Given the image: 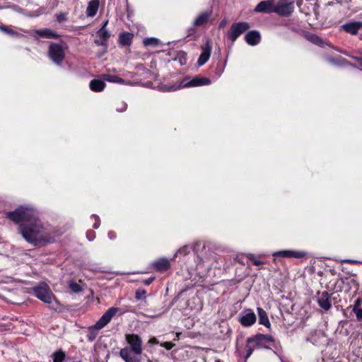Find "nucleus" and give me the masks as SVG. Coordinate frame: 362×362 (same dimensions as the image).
Wrapping results in <instances>:
<instances>
[{
  "mask_svg": "<svg viewBox=\"0 0 362 362\" xmlns=\"http://www.w3.org/2000/svg\"><path fill=\"white\" fill-rule=\"evenodd\" d=\"M96 34L99 37V39L95 40V43L98 46L106 45L107 40L110 37V32L106 29L100 28L97 31Z\"/></svg>",
  "mask_w": 362,
  "mask_h": 362,
  "instance_id": "nucleus-13",
  "label": "nucleus"
},
{
  "mask_svg": "<svg viewBox=\"0 0 362 362\" xmlns=\"http://www.w3.org/2000/svg\"><path fill=\"white\" fill-rule=\"evenodd\" d=\"M49 56L55 64H61L65 56L62 45L51 43L49 47Z\"/></svg>",
  "mask_w": 362,
  "mask_h": 362,
  "instance_id": "nucleus-5",
  "label": "nucleus"
},
{
  "mask_svg": "<svg viewBox=\"0 0 362 362\" xmlns=\"http://www.w3.org/2000/svg\"><path fill=\"white\" fill-rule=\"evenodd\" d=\"M210 83H211V80L209 78L202 77L200 76H197L188 82L185 83L183 81L181 83L180 87H182V88L195 87V86L209 85Z\"/></svg>",
  "mask_w": 362,
  "mask_h": 362,
  "instance_id": "nucleus-9",
  "label": "nucleus"
},
{
  "mask_svg": "<svg viewBox=\"0 0 362 362\" xmlns=\"http://www.w3.org/2000/svg\"><path fill=\"white\" fill-rule=\"evenodd\" d=\"M245 38L247 44L250 45H256L259 42L261 37L258 31L252 30L247 33Z\"/></svg>",
  "mask_w": 362,
  "mask_h": 362,
  "instance_id": "nucleus-16",
  "label": "nucleus"
},
{
  "mask_svg": "<svg viewBox=\"0 0 362 362\" xmlns=\"http://www.w3.org/2000/svg\"><path fill=\"white\" fill-rule=\"evenodd\" d=\"M66 19L65 18V15L63 14V13H61L59 15H57V20L61 22V21H63Z\"/></svg>",
  "mask_w": 362,
  "mask_h": 362,
  "instance_id": "nucleus-39",
  "label": "nucleus"
},
{
  "mask_svg": "<svg viewBox=\"0 0 362 362\" xmlns=\"http://www.w3.org/2000/svg\"><path fill=\"white\" fill-rule=\"evenodd\" d=\"M103 78L107 81L112 83H117L120 84L124 83V80L123 78L115 75L104 74L103 75Z\"/></svg>",
  "mask_w": 362,
  "mask_h": 362,
  "instance_id": "nucleus-25",
  "label": "nucleus"
},
{
  "mask_svg": "<svg viewBox=\"0 0 362 362\" xmlns=\"http://www.w3.org/2000/svg\"><path fill=\"white\" fill-rule=\"evenodd\" d=\"M87 236H88V238L89 240H93L92 238H89V236H88V233L87 234Z\"/></svg>",
  "mask_w": 362,
  "mask_h": 362,
  "instance_id": "nucleus-44",
  "label": "nucleus"
},
{
  "mask_svg": "<svg viewBox=\"0 0 362 362\" xmlns=\"http://www.w3.org/2000/svg\"><path fill=\"white\" fill-rule=\"evenodd\" d=\"M127 346L120 349L119 356L125 362H141L137 356L142 354L143 341L136 334H125Z\"/></svg>",
  "mask_w": 362,
  "mask_h": 362,
  "instance_id": "nucleus-2",
  "label": "nucleus"
},
{
  "mask_svg": "<svg viewBox=\"0 0 362 362\" xmlns=\"http://www.w3.org/2000/svg\"><path fill=\"white\" fill-rule=\"evenodd\" d=\"M146 291L144 289H138L136 291L135 298L137 300H141L146 298Z\"/></svg>",
  "mask_w": 362,
  "mask_h": 362,
  "instance_id": "nucleus-30",
  "label": "nucleus"
},
{
  "mask_svg": "<svg viewBox=\"0 0 362 362\" xmlns=\"http://www.w3.org/2000/svg\"><path fill=\"white\" fill-rule=\"evenodd\" d=\"M153 279H154L153 277L148 278V279H147L144 281V284L145 285H149V284H151L153 282Z\"/></svg>",
  "mask_w": 362,
  "mask_h": 362,
  "instance_id": "nucleus-38",
  "label": "nucleus"
},
{
  "mask_svg": "<svg viewBox=\"0 0 362 362\" xmlns=\"http://www.w3.org/2000/svg\"><path fill=\"white\" fill-rule=\"evenodd\" d=\"M148 362H151V361L150 360H148Z\"/></svg>",
  "mask_w": 362,
  "mask_h": 362,
  "instance_id": "nucleus-45",
  "label": "nucleus"
},
{
  "mask_svg": "<svg viewBox=\"0 0 362 362\" xmlns=\"http://www.w3.org/2000/svg\"><path fill=\"white\" fill-rule=\"evenodd\" d=\"M105 87V83L103 80L93 79L90 82V88L94 92L102 91Z\"/></svg>",
  "mask_w": 362,
  "mask_h": 362,
  "instance_id": "nucleus-20",
  "label": "nucleus"
},
{
  "mask_svg": "<svg viewBox=\"0 0 362 362\" xmlns=\"http://www.w3.org/2000/svg\"><path fill=\"white\" fill-rule=\"evenodd\" d=\"M250 25L246 22H239L233 23L228 32V37L233 41H235L237 38L243 33L250 28Z\"/></svg>",
  "mask_w": 362,
  "mask_h": 362,
  "instance_id": "nucleus-6",
  "label": "nucleus"
},
{
  "mask_svg": "<svg viewBox=\"0 0 362 362\" xmlns=\"http://www.w3.org/2000/svg\"><path fill=\"white\" fill-rule=\"evenodd\" d=\"M69 287L74 293H78L81 291V286L74 281L69 282Z\"/></svg>",
  "mask_w": 362,
  "mask_h": 362,
  "instance_id": "nucleus-28",
  "label": "nucleus"
},
{
  "mask_svg": "<svg viewBox=\"0 0 362 362\" xmlns=\"http://www.w3.org/2000/svg\"><path fill=\"white\" fill-rule=\"evenodd\" d=\"M259 315V322L261 325H264L267 327H269L270 322L267 316V313L261 308H257Z\"/></svg>",
  "mask_w": 362,
  "mask_h": 362,
  "instance_id": "nucleus-22",
  "label": "nucleus"
},
{
  "mask_svg": "<svg viewBox=\"0 0 362 362\" xmlns=\"http://www.w3.org/2000/svg\"><path fill=\"white\" fill-rule=\"evenodd\" d=\"M144 44L145 46H156L158 44V40L154 37L146 38L144 40Z\"/></svg>",
  "mask_w": 362,
  "mask_h": 362,
  "instance_id": "nucleus-29",
  "label": "nucleus"
},
{
  "mask_svg": "<svg viewBox=\"0 0 362 362\" xmlns=\"http://www.w3.org/2000/svg\"><path fill=\"white\" fill-rule=\"evenodd\" d=\"M153 266L158 271L164 272L170 268V264L168 259L162 258L154 262Z\"/></svg>",
  "mask_w": 362,
  "mask_h": 362,
  "instance_id": "nucleus-18",
  "label": "nucleus"
},
{
  "mask_svg": "<svg viewBox=\"0 0 362 362\" xmlns=\"http://www.w3.org/2000/svg\"><path fill=\"white\" fill-rule=\"evenodd\" d=\"M248 258L253 262L254 264L257 266L261 265L262 264V262L259 259H257L254 255L250 254L248 255Z\"/></svg>",
  "mask_w": 362,
  "mask_h": 362,
  "instance_id": "nucleus-32",
  "label": "nucleus"
},
{
  "mask_svg": "<svg viewBox=\"0 0 362 362\" xmlns=\"http://www.w3.org/2000/svg\"><path fill=\"white\" fill-rule=\"evenodd\" d=\"M293 11V3L288 0H281L276 5H274V13L279 16H288Z\"/></svg>",
  "mask_w": 362,
  "mask_h": 362,
  "instance_id": "nucleus-7",
  "label": "nucleus"
},
{
  "mask_svg": "<svg viewBox=\"0 0 362 362\" xmlns=\"http://www.w3.org/2000/svg\"><path fill=\"white\" fill-rule=\"evenodd\" d=\"M211 16V13L210 12H208V11H205V12H203L202 13H200L197 18L194 20V26H201L202 25H204V23H206L209 17Z\"/></svg>",
  "mask_w": 362,
  "mask_h": 362,
  "instance_id": "nucleus-21",
  "label": "nucleus"
},
{
  "mask_svg": "<svg viewBox=\"0 0 362 362\" xmlns=\"http://www.w3.org/2000/svg\"><path fill=\"white\" fill-rule=\"evenodd\" d=\"M127 104H126V103H121V106L118 107L117 108V110L118 112H124V111H125V110H126V109H127Z\"/></svg>",
  "mask_w": 362,
  "mask_h": 362,
  "instance_id": "nucleus-36",
  "label": "nucleus"
},
{
  "mask_svg": "<svg viewBox=\"0 0 362 362\" xmlns=\"http://www.w3.org/2000/svg\"><path fill=\"white\" fill-rule=\"evenodd\" d=\"M306 38L308 40H309L310 42H311L312 43H313L315 45H319V46L323 45V42H322V38H320L319 36H317L315 34H308V35H306Z\"/></svg>",
  "mask_w": 362,
  "mask_h": 362,
  "instance_id": "nucleus-26",
  "label": "nucleus"
},
{
  "mask_svg": "<svg viewBox=\"0 0 362 362\" xmlns=\"http://www.w3.org/2000/svg\"><path fill=\"white\" fill-rule=\"evenodd\" d=\"M107 23H108V21H104L103 23V25H102V27L100 28L105 29V27L107 26Z\"/></svg>",
  "mask_w": 362,
  "mask_h": 362,
  "instance_id": "nucleus-41",
  "label": "nucleus"
},
{
  "mask_svg": "<svg viewBox=\"0 0 362 362\" xmlns=\"http://www.w3.org/2000/svg\"><path fill=\"white\" fill-rule=\"evenodd\" d=\"M148 343H151V344H158V341L156 338H151L148 340Z\"/></svg>",
  "mask_w": 362,
  "mask_h": 362,
  "instance_id": "nucleus-40",
  "label": "nucleus"
},
{
  "mask_svg": "<svg viewBox=\"0 0 362 362\" xmlns=\"http://www.w3.org/2000/svg\"><path fill=\"white\" fill-rule=\"evenodd\" d=\"M132 39L133 35L129 33H121L119 36V42L122 45H129Z\"/></svg>",
  "mask_w": 362,
  "mask_h": 362,
  "instance_id": "nucleus-24",
  "label": "nucleus"
},
{
  "mask_svg": "<svg viewBox=\"0 0 362 362\" xmlns=\"http://www.w3.org/2000/svg\"><path fill=\"white\" fill-rule=\"evenodd\" d=\"M256 319L255 314L253 312L248 311L241 317L240 322L245 327H249L255 322Z\"/></svg>",
  "mask_w": 362,
  "mask_h": 362,
  "instance_id": "nucleus-15",
  "label": "nucleus"
},
{
  "mask_svg": "<svg viewBox=\"0 0 362 362\" xmlns=\"http://www.w3.org/2000/svg\"><path fill=\"white\" fill-rule=\"evenodd\" d=\"M341 28L346 33L356 35L358 30L362 28V22L361 21H353L345 23L341 25Z\"/></svg>",
  "mask_w": 362,
  "mask_h": 362,
  "instance_id": "nucleus-12",
  "label": "nucleus"
},
{
  "mask_svg": "<svg viewBox=\"0 0 362 362\" xmlns=\"http://www.w3.org/2000/svg\"><path fill=\"white\" fill-rule=\"evenodd\" d=\"M0 30L4 33H6L7 34H10V35L14 34V32L12 30L8 28L7 26L3 25H0Z\"/></svg>",
  "mask_w": 362,
  "mask_h": 362,
  "instance_id": "nucleus-33",
  "label": "nucleus"
},
{
  "mask_svg": "<svg viewBox=\"0 0 362 362\" xmlns=\"http://www.w3.org/2000/svg\"><path fill=\"white\" fill-rule=\"evenodd\" d=\"M359 305H360V300L358 299L357 300H356L354 305H356V308H358Z\"/></svg>",
  "mask_w": 362,
  "mask_h": 362,
  "instance_id": "nucleus-42",
  "label": "nucleus"
},
{
  "mask_svg": "<svg viewBox=\"0 0 362 362\" xmlns=\"http://www.w3.org/2000/svg\"><path fill=\"white\" fill-rule=\"evenodd\" d=\"M353 312L355 313L358 320H362V308H356V305H354Z\"/></svg>",
  "mask_w": 362,
  "mask_h": 362,
  "instance_id": "nucleus-31",
  "label": "nucleus"
},
{
  "mask_svg": "<svg viewBox=\"0 0 362 362\" xmlns=\"http://www.w3.org/2000/svg\"><path fill=\"white\" fill-rule=\"evenodd\" d=\"M35 296L44 303L49 305V307L53 310L60 308L59 301L54 298L49 286L46 284H40L39 286L33 288Z\"/></svg>",
  "mask_w": 362,
  "mask_h": 362,
  "instance_id": "nucleus-3",
  "label": "nucleus"
},
{
  "mask_svg": "<svg viewBox=\"0 0 362 362\" xmlns=\"http://www.w3.org/2000/svg\"><path fill=\"white\" fill-rule=\"evenodd\" d=\"M6 214L12 221L20 223L19 232L29 243L36 246L54 241L33 208L21 206Z\"/></svg>",
  "mask_w": 362,
  "mask_h": 362,
  "instance_id": "nucleus-1",
  "label": "nucleus"
},
{
  "mask_svg": "<svg viewBox=\"0 0 362 362\" xmlns=\"http://www.w3.org/2000/svg\"><path fill=\"white\" fill-rule=\"evenodd\" d=\"M93 217H94V218L96 220V222L93 225V227H94V228H98L99 227V225H100V223H99V221H100L99 217L98 216H95V215H93Z\"/></svg>",
  "mask_w": 362,
  "mask_h": 362,
  "instance_id": "nucleus-37",
  "label": "nucleus"
},
{
  "mask_svg": "<svg viewBox=\"0 0 362 362\" xmlns=\"http://www.w3.org/2000/svg\"><path fill=\"white\" fill-rule=\"evenodd\" d=\"M255 12L272 13L274 12V0L260 1L255 8Z\"/></svg>",
  "mask_w": 362,
  "mask_h": 362,
  "instance_id": "nucleus-10",
  "label": "nucleus"
},
{
  "mask_svg": "<svg viewBox=\"0 0 362 362\" xmlns=\"http://www.w3.org/2000/svg\"><path fill=\"white\" fill-rule=\"evenodd\" d=\"M247 341L248 343L255 342V343H256L257 346H262L263 343L264 341L272 342V341H274V339L270 335L258 334V335H256L254 338H248Z\"/></svg>",
  "mask_w": 362,
  "mask_h": 362,
  "instance_id": "nucleus-14",
  "label": "nucleus"
},
{
  "mask_svg": "<svg viewBox=\"0 0 362 362\" xmlns=\"http://www.w3.org/2000/svg\"><path fill=\"white\" fill-rule=\"evenodd\" d=\"M118 311L117 308H109L94 325L89 327L87 333L88 340L93 341L96 338L98 331L107 325Z\"/></svg>",
  "mask_w": 362,
  "mask_h": 362,
  "instance_id": "nucleus-4",
  "label": "nucleus"
},
{
  "mask_svg": "<svg viewBox=\"0 0 362 362\" xmlns=\"http://www.w3.org/2000/svg\"><path fill=\"white\" fill-rule=\"evenodd\" d=\"M305 253L303 252L299 251H293V250H282L278 252L274 253V256H281L286 257H295V258H300L305 256Z\"/></svg>",
  "mask_w": 362,
  "mask_h": 362,
  "instance_id": "nucleus-17",
  "label": "nucleus"
},
{
  "mask_svg": "<svg viewBox=\"0 0 362 362\" xmlns=\"http://www.w3.org/2000/svg\"><path fill=\"white\" fill-rule=\"evenodd\" d=\"M187 246H185L182 249H180L178 252H182V250H185V249H187Z\"/></svg>",
  "mask_w": 362,
  "mask_h": 362,
  "instance_id": "nucleus-43",
  "label": "nucleus"
},
{
  "mask_svg": "<svg viewBox=\"0 0 362 362\" xmlns=\"http://www.w3.org/2000/svg\"><path fill=\"white\" fill-rule=\"evenodd\" d=\"M252 351L253 349L249 345V343L247 342V344L246 346V358H249L251 356Z\"/></svg>",
  "mask_w": 362,
  "mask_h": 362,
  "instance_id": "nucleus-34",
  "label": "nucleus"
},
{
  "mask_svg": "<svg viewBox=\"0 0 362 362\" xmlns=\"http://www.w3.org/2000/svg\"><path fill=\"white\" fill-rule=\"evenodd\" d=\"M202 52L198 59L199 66L204 65L209 59L211 52V46L210 42L207 40L204 45L202 47Z\"/></svg>",
  "mask_w": 362,
  "mask_h": 362,
  "instance_id": "nucleus-11",
  "label": "nucleus"
},
{
  "mask_svg": "<svg viewBox=\"0 0 362 362\" xmlns=\"http://www.w3.org/2000/svg\"><path fill=\"white\" fill-rule=\"evenodd\" d=\"M161 346L165 347L166 349L170 350L173 347L174 344L170 342H165L161 344Z\"/></svg>",
  "mask_w": 362,
  "mask_h": 362,
  "instance_id": "nucleus-35",
  "label": "nucleus"
},
{
  "mask_svg": "<svg viewBox=\"0 0 362 362\" xmlns=\"http://www.w3.org/2000/svg\"><path fill=\"white\" fill-rule=\"evenodd\" d=\"M317 302L318 305L325 311H327L332 306L331 294L327 291L317 292Z\"/></svg>",
  "mask_w": 362,
  "mask_h": 362,
  "instance_id": "nucleus-8",
  "label": "nucleus"
},
{
  "mask_svg": "<svg viewBox=\"0 0 362 362\" xmlns=\"http://www.w3.org/2000/svg\"><path fill=\"white\" fill-rule=\"evenodd\" d=\"M64 358V353L62 351H58L54 354L53 362H62Z\"/></svg>",
  "mask_w": 362,
  "mask_h": 362,
  "instance_id": "nucleus-27",
  "label": "nucleus"
},
{
  "mask_svg": "<svg viewBox=\"0 0 362 362\" xmlns=\"http://www.w3.org/2000/svg\"><path fill=\"white\" fill-rule=\"evenodd\" d=\"M35 33L40 37H45L47 38H57L59 37V35L47 28L37 30L35 31Z\"/></svg>",
  "mask_w": 362,
  "mask_h": 362,
  "instance_id": "nucleus-23",
  "label": "nucleus"
},
{
  "mask_svg": "<svg viewBox=\"0 0 362 362\" xmlns=\"http://www.w3.org/2000/svg\"><path fill=\"white\" fill-rule=\"evenodd\" d=\"M99 7V0H91L88 5L86 13L88 16H94Z\"/></svg>",
  "mask_w": 362,
  "mask_h": 362,
  "instance_id": "nucleus-19",
  "label": "nucleus"
}]
</instances>
